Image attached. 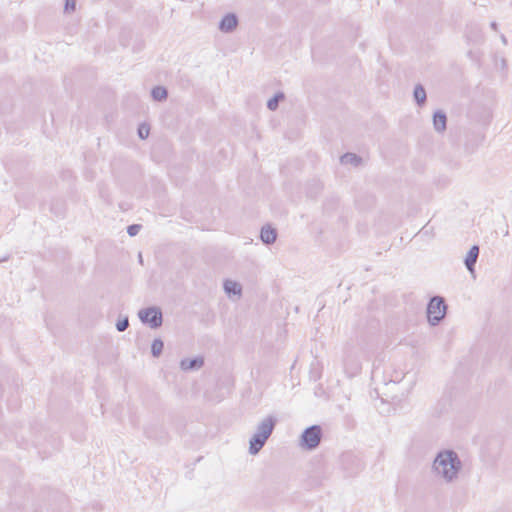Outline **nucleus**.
Returning a JSON list of instances; mask_svg holds the SVG:
<instances>
[{
  "label": "nucleus",
  "mask_w": 512,
  "mask_h": 512,
  "mask_svg": "<svg viewBox=\"0 0 512 512\" xmlns=\"http://www.w3.org/2000/svg\"><path fill=\"white\" fill-rule=\"evenodd\" d=\"M505 236L509 234L508 230H504Z\"/></svg>",
  "instance_id": "33"
},
{
  "label": "nucleus",
  "mask_w": 512,
  "mask_h": 512,
  "mask_svg": "<svg viewBox=\"0 0 512 512\" xmlns=\"http://www.w3.org/2000/svg\"><path fill=\"white\" fill-rule=\"evenodd\" d=\"M433 127L437 132H444L447 126V116L446 113L442 110H437L434 112L433 117Z\"/></svg>",
  "instance_id": "13"
},
{
  "label": "nucleus",
  "mask_w": 512,
  "mask_h": 512,
  "mask_svg": "<svg viewBox=\"0 0 512 512\" xmlns=\"http://www.w3.org/2000/svg\"><path fill=\"white\" fill-rule=\"evenodd\" d=\"M238 25V17L234 13L226 14L219 22L218 28L221 32L231 33Z\"/></svg>",
  "instance_id": "9"
},
{
  "label": "nucleus",
  "mask_w": 512,
  "mask_h": 512,
  "mask_svg": "<svg viewBox=\"0 0 512 512\" xmlns=\"http://www.w3.org/2000/svg\"><path fill=\"white\" fill-rule=\"evenodd\" d=\"M151 97L155 101H165L168 98V90L164 86H155L151 89Z\"/></svg>",
  "instance_id": "17"
},
{
  "label": "nucleus",
  "mask_w": 512,
  "mask_h": 512,
  "mask_svg": "<svg viewBox=\"0 0 512 512\" xmlns=\"http://www.w3.org/2000/svg\"><path fill=\"white\" fill-rule=\"evenodd\" d=\"M478 256H479V246L473 245L467 252V255L464 259V264H465L467 270L472 275H474V273H475V265H476Z\"/></svg>",
  "instance_id": "11"
},
{
  "label": "nucleus",
  "mask_w": 512,
  "mask_h": 512,
  "mask_svg": "<svg viewBox=\"0 0 512 512\" xmlns=\"http://www.w3.org/2000/svg\"><path fill=\"white\" fill-rule=\"evenodd\" d=\"M468 56H469V57H472V56H473V52H472V51H469V52H468Z\"/></svg>",
  "instance_id": "31"
},
{
  "label": "nucleus",
  "mask_w": 512,
  "mask_h": 512,
  "mask_svg": "<svg viewBox=\"0 0 512 512\" xmlns=\"http://www.w3.org/2000/svg\"><path fill=\"white\" fill-rule=\"evenodd\" d=\"M142 226L140 224H131L127 227V233L129 236H136L141 230Z\"/></svg>",
  "instance_id": "24"
},
{
  "label": "nucleus",
  "mask_w": 512,
  "mask_h": 512,
  "mask_svg": "<svg viewBox=\"0 0 512 512\" xmlns=\"http://www.w3.org/2000/svg\"><path fill=\"white\" fill-rule=\"evenodd\" d=\"M447 305L441 296H433L427 304V319L431 326L438 325L446 315Z\"/></svg>",
  "instance_id": "5"
},
{
  "label": "nucleus",
  "mask_w": 512,
  "mask_h": 512,
  "mask_svg": "<svg viewBox=\"0 0 512 512\" xmlns=\"http://www.w3.org/2000/svg\"><path fill=\"white\" fill-rule=\"evenodd\" d=\"M343 365L345 372L350 377L359 374L362 369L361 362L358 359L352 346L346 345L344 348Z\"/></svg>",
  "instance_id": "7"
},
{
  "label": "nucleus",
  "mask_w": 512,
  "mask_h": 512,
  "mask_svg": "<svg viewBox=\"0 0 512 512\" xmlns=\"http://www.w3.org/2000/svg\"><path fill=\"white\" fill-rule=\"evenodd\" d=\"M322 190V184L318 181H314L308 187L307 194L309 197L315 198Z\"/></svg>",
  "instance_id": "21"
},
{
  "label": "nucleus",
  "mask_w": 512,
  "mask_h": 512,
  "mask_svg": "<svg viewBox=\"0 0 512 512\" xmlns=\"http://www.w3.org/2000/svg\"><path fill=\"white\" fill-rule=\"evenodd\" d=\"M312 377H313V379H314V380H317L320 376H319V374H318V373H316V374H314Z\"/></svg>",
  "instance_id": "29"
},
{
  "label": "nucleus",
  "mask_w": 512,
  "mask_h": 512,
  "mask_svg": "<svg viewBox=\"0 0 512 512\" xmlns=\"http://www.w3.org/2000/svg\"><path fill=\"white\" fill-rule=\"evenodd\" d=\"M436 412L438 414H448L452 411V400L449 395H444L437 403Z\"/></svg>",
  "instance_id": "15"
},
{
  "label": "nucleus",
  "mask_w": 512,
  "mask_h": 512,
  "mask_svg": "<svg viewBox=\"0 0 512 512\" xmlns=\"http://www.w3.org/2000/svg\"><path fill=\"white\" fill-rule=\"evenodd\" d=\"M277 424L276 418H264L256 427L255 433L249 440V453L257 455L272 435Z\"/></svg>",
  "instance_id": "3"
},
{
  "label": "nucleus",
  "mask_w": 512,
  "mask_h": 512,
  "mask_svg": "<svg viewBox=\"0 0 512 512\" xmlns=\"http://www.w3.org/2000/svg\"><path fill=\"white\" fill-rule=\"evenodd\" d=\"M138 257H139V262H140V263H143L142 254H141V253H139V256H138Z\"/></svg>",
  "instance_id": "30"
},
{
  "label": "nucleus",
  "mask_w": 512,
  "mask_h": 512,
  "mask_svg": "<svg viewBox=\"0 0 512 512\" xmlns=\"http://www.w3.org/2000/svg\"><path fill=\"white\" fill-rule=\"evenodd\" d=\"M500 38H501L502 43L504 45H507V39H506V37L503 34L500 36Z\"/></svg>",
  "instance_id": "28"
},
{
  "label": "nucleus",
  "mask_w": 512,
  "mask_h": 512,
  "mask_svg": "<svg viewBox=\"0 0 512 512\" xmlns=\"http://www.w3.org/2000/svg\"><path fill=\"white\" fill-rule=\"evenodd\" d=\"M342 164H351L358 166L362 162V158L355 153H345L340 158Z\"/></svg>",
  "instance_id": "18"
},
{
  "label": "nucleus",
  "mask_w": 512,
  "mask_h": 512,
  "mask_svg": "<svg viewBox=\"0 0 512 512\" xmlns=\"http://www.w3.org/2000/svg\"><path fill=\"white\" fill-rule=\"evenodd\" d=\"M374 394L376 398H380V403L382 405H387L388 408L379 411V413H397L398 410H401L405 404L406 394L401 389L399 382L390 381L385 383L382 391L380 392L378 389L374 390Z\"/></svg>",
  "instance_id": "2"
},
{
  "label": "nucleus",
  "mask_w": 512,
  "mask_h": 512,
  "mask_svg": "<svg viewBox=\"0 0 512 512\" xmlns=\"http://www.w3.org/2000/svg\"><path fill=\"white\" fill-rule=\"evenodd\" d=\"M285 99V95L283 92H277L272 98H270L268 101H267V108L270 110V111H275L278 106H279V102L284 100Z\"/></svg>",
  "instance_id": "19"
},
{
  "label": "nucleus",
  "mask_w": 512,
  "mask_h": 512,
  "mask_svg": "<svg viewBox=\"0 0 512 512\" xmlns=\"http://www.w3.org/2000/svg\"><path fill=\"white\" fill-rule=\"evenodd\" d=\"M413 97H414L416 104L419 107H422L425 105V103L427 101V94H426V91L422 84L415 85L414 91H413Z\"/></svg>",
  "instance_id": "16"
},
{
  "label": "nucleus",
  "mask_w": 512,
  "mask_h": 512,
  "mask_svg": "<svg viewBox=\"0 0 512 512\" xmlns=\"http://www.w3.org/2000/svg\"><path fill=\"white\" fill-rule=\"evenodd\" d=\"M144 433L148 438L155 439L158 441H165L167 438L166 432L158 423H152L145 427Z\"/></svg>",
  "instance_id": "10"
},
{
  "label": "nucleus",
  "mask_w": 512,
  "mask_h": 512,
  "mask_svg": "<svg viewBox=\"0 0 512 512\" xmlns=\"http://www.w3.org/2000/svg\"><path fill=\"white\" fill-rule=\"evenodd\" d=\"M322 438V427L320 425H311L302 431L298 446L304 451H313L319 447Z\"/></svg>",
  "instance_id": "4"
},
{
  "label": "nucleus",
  "mask_w": 512,
  "mask_h": 512,
  "mask_svg": "<svg viewBox=\"0 0 512 512\" xmlns=\"http://www.w3.org/2000/svg\"><path fill=\"white\" fill-rule=\"evenodd\" d=\"M129 327V319L127 316H125L124 318L122 319H119L116 323V329L119 331V332H123L125 331L127 328Z\"/></svg>",
  "instance_id": "22"
},
{
  "label": "nucleus",
  "mask_w": 512,
  "mask_h": 512,
  "mask_svg": "<svg viewBox=\"0 0 512 512\" xmlns=\"http://www.w3.org/2000/svg\"><path fill=\"white\" fill-rule=\"evenodd\" d=\"M505 236L509 234L508 230H504Z\"/></svg>",
  "instance_id": "32"
},
{
  "label": "nucleus",
  "mask_w": 512,
  "mask_h": 512,
  "mask_svg": "<svg viewBox=\"0 0 512 512\" xmlns=\"http://www.w3.org/2000/svg\"><path fill=\"white\" fill-rule=\"evenodd\" d=\"M76 7L75 0H65L64 10L65 12L74 11Z\"/></svg>",
  "instance_id": "25"
},
{
  "label": "nucleus",
  "mask_w": 512,
  "mask_h": 512,
  "mask_svg": "<svg viewBox=\"0 0 512 512\" xmlns=\"http://www.w3.org/2000/svg\"><path fill=\"white\" fill-rule=\"evenodd\" d=\"M260 239L266 245L274 244L277 239V230L270 224H266L261 228Z\"/></svg>",
  "instance_id": "12"
},
{
  "label": "nucleus",
  "mask_w": 512,
  "mask_h": 512,
  "mask_svg": "<svg viewBox=\"0 0 512 512\" xmlns=\"http://www.w3.org/2000/svg\"><path fill=\"white\" fill-rule=\"evenodd\" d=\"M353 456L349 453L343 455V462H346L347 460L351 459Z\"/></svg>",
  "instance_id": "27"
},
{
  "label": "nucleus",
  "mask_w": 512,
  "mask_h": 512,
  "mask_svg": "<svg viewBox=\"0 0 512 512\" xmlns=\"http://www.w3.org/2000/svg\"><path fill=\"white\" fill-rule=\"evenodd\" d=\"M204 357L199 355L193 358H184L180 361V369L184 372L198 371L204 366Z\"/></svg>",
  "instance_id": "8"
},
{
  "label": "nucleus",
  "mask_w": 512,
  "mask_h": 512,
  "mask_svg": "<svg viewBox=\"0 0 512 512\" xmlns=\"http://www.w3.org/2000/svg\"><path fill=\"white\" fill-rule=\"evenodd\" d=\"M138 317L143 324L149 325L152 329L159 328L163 323V314L159 307L152 306L141 309Z\"/></svg>",
  "instance_id": "6"
},
{
  "label": "nucleus",
  "mask_w": 512,
  "mask_h": 512,
  "mask_svg": "<svg viewBox=\"0 0 512 512\" xmlns=\"http://www.w3.org/2000/svg\"><path fill=\"white\" fill-rule=\"evenodd\" d=\"M490 27L491 29H493L494 31H497L498 30V24L497 22L493 21L490 23Z\"/></svg>",
  "instance_id": "26"
},
{
  "label": "nucleus",
  "mask_w": 512,
  "mask_h": 512,
  "mask_svg": "<svg viewBox=\"0 0 512 512\" xmlns=\"http://www.w3.org/2000/svg\"><path fill=\"white\" fill-rule=\"evenodd\" d=\"M164 349V342L160 338H155L151 344V354L153 357L158 358Z\"/></svg>",
  "instance_id": "20"
},
{
  "label": "nucleus",
  "mask_w": 512,
  "mask_h": 512,
  "mask_svg": "<svg viewBox=\"0 0 512 512\" xmlns=\"http://www.w3.org/2000/svg\"><path fill=\"white\" fill-rule=\"evenodd\" d=\"M150 127L146 124H141L138 128V136L140 139H146L149 135Z\"/></svg>",
  "instance_id": "23"
},
{
  "label": "nucleus",
  "mask_w": 512,
  "mask_h": 512,
  "mask_svg": "<svg viewBox=\"0 0 512 512\" xmlns=\"http://www.w3.org/2000/svg\"><path fill=\"white\" fill-rule=\"evenodd\" d=\"M432 467L446 482H452L458 477L462 463L454 450H443L436 455Z\"/></svg>",
  "instance_id": "1"
},
{
  "label": "nucleus",
  "mask_w": 512,
  "mask_h": 512,
  "mask_svg": "<svg viewBox=\"0 0 512 512\" xmlns=\"http://www.w3.org/2000/svg\"><path fill=\"white\" fill-rule=\"evenodd\" d=\"M223 288H224L225 293L228 294L229 296H231V295L241 296L242 295V286L240 283H238L236 281H233L230 279L225 280L223 283Z\"/></svg>",
  "instance_id": "14"
}]
</instances>
